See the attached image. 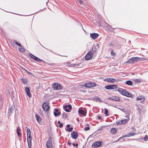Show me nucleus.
<instances>
[{"label":"nucleus","instance_id":"nucleus-49","mask_svg":"<svg viewBox=\"0 0 148 148\" xmlns=\"http://www.w3.org/2000/svg\"><path fill=\"white\" fill-rule=\"evenodd\" d=\"M22 69L25 71V72L27 73L28 71L26 69H25V68H24L23 67H22Z\"/></svg>","mask_w":148,"mask_h":148},{"label":"nucleus","instance_id":"nucleus-27","mask_svg":"<svg viewBox=\"0 0 148 148\" xmlns=\"http://www.w3.org/2000/svg\"><path fill=\"white\" fill-rule=\"evenodd\" d=\"M106 29L110 32H112L113 31V28L110 25L108 28H106Z\"/></svg>","mask_w":148,"mask_h":148},{"label":"nucleus","instance_id":"nucleus-42","mask_svg":"<svg viewBox=\"0 0 148 148\" xmlns=\"http://www.w3.org/2000/svg\"><path fill=\"white\" fill-rule=\"evenodd\" d=\"M90 129V127H85L84 129L85 131H87L89 130Z\"/></svg>","mask_w":148,"mask_h":148},{"label":"nucleus","instance_id":"nucleus-4","mask_svg":"<svg viewBox=\"0 0 148 148\" xmlns=\"http://www.w3.org/2000/svg\"><path fill=\"white\" fill-rule=\"evenodd\" d=\"M97 85V84L95 83L90 82L85 83L84 86V85H83V86H84L86 88H90L96 86Z\"/></svg>","mask_w":148,"mask_h":148},{"label":"nucleus","instance_id":"nucleus-46","mask_svg":"<svg viewBox=\"0 0 148 148\" xmlns=\"http://www.w3.org/2000/svg\"><path fill=\"white\" fill-rule=\"evenodd\" d=\"M21 130L20 128L19 127H18L17 128L16 130V132H20Z\"/></svg>","mask_w":148,"mask_h":148},{"label":"nucleus","instance_id":"nucleus-61","mask_svg":"<svg viewBox=\"0 0 148 148\" xmlns=\"http://www.w3.org/2000/svg\"><path fill=\"white\" fill-rule=\"evenodd\" d=\"M79 2L80 3H81L82 2V1H81V0H80L79 1Z\"/></svg>","mask_w":148,"mask_h":148},{"label":"nucleus","instance_id":"nucleus-23","mask_svg":"<svg viewBox=\"0 0 148 148\" xmlns=\"http://www.w3.org/2000/svg\"><path fill=\"white\" fill-rule=\"evenodd\" d=\"M120 99V98L119 97L116 96H112V100L115 101H118Z\"/></svg>","mask_w":148,"mask_h":148},{"label":"nucleus","instance_id":"nucleus-41","mask_svg":"<svg viewBox=\"0 0 148 148\" xmlns=\"http://www.w3.org/2000/svg\"><path fill=\"white\" fill-rule=\"evenodd\" d=\"M63 126V124L62 123H61L58 125H57V127H59L60 128L62 127Z\"/></svg>","mask_w":148,"mask_h":148},{"label":"nucleus","instance_id":"nucleus-12","mask_svg":"<svg viewBox=\"0 0 148 148\" xmlns=\"http://www.w3.org/2000/svg\"><path fill=\"white\" fill-rule=\"evenodd\" d=\"M71 136L73 139H76L78 137L77 133L75 131H73L71 133Z\"/></svg>","mask_w":148,"mask_h":148},{"label":"nucleus","instance_id":"nucleus-45","mask_svg":"<svg viewBox=\"0 0 148 148\" xmlns=\"http://www.w3.org/2000/svg\"><path fill=\"white\" fill-rule=\"evenodd\" d=\"M13 42L14 43H15L17 45H18V43L15 40H13Z\"/></svg>","mask_w":148,"mask_h":148},{"label":"nucleus","instance_id":"nucleus-19","mask_svg":"<svg viewBox=\"0 0 148 148\" xmlns=\"http://www.w3.org/2000/svg\"><path fill=\"white\" fill-rule=\"evenodd\" d=\"M117 91L120 94L123 95H124V93L125 92H127L126 90L122 88H119L118 89Z\"/></svg>","mask_w":148,"mask_h":148},{"label":"nucleus","instance_id":"nucleus-10","mask_svg":"<svg viewBox=\"0 0 148 148\" xmlns=\"http://www.w3.org/2000/svg\"><path fill=\"white\" fill-rule=\"evenodd\" d=\"M102 143V142L101 141H96L92 145V147L94 148H97L100 146Z\"/></svg>","mask_w":148,"mask_h":148},{"label":"nucleus","instance_id":"nucleus-13","mask_svg":"<svg viewBox=\"0 0 148 148\" xmlns=\"http://www.w3.org/2000/svg\"><path fill=\"white\" fill-rule=\"evenodd\" d=\"M127 121L128 120L127 119L121 120L120 121L118 120L116 121V123L118 125H121L122 124L124 125Z\"/></svg>","mask_w":148,"mask_h":148},{"label":"nucleus","instance_id":"nucleus-7","mask_svg":"<svg viewBox=\"0 0 148 148\" xmlns=\"http://www.w3.org/2000/svg\"><path fill=\"white\" fill-rule=\"evenodd\" d=\"M49 104V103L48 102H45L43 103L42 107L44 111H47L49 109L50 107Z\"/></svg>","mask_w":148,"mask_h":148},{"label":"nucleus","instance_id":"nucleus-1","mask_svg":"<svg viewBox=\"0 0 148 148\" xmlns=\"http://www.w3.org/2000/svg\"><path fill=\"white\" fill-rule=\"evenodd\" d=\"M144 60V58H139L138 57H132L129 59L127 61H126L125 63L128 64H132L136 62H137L143 61Z\"/></svg>","mask_w":148,"mask_h":148},{"label":"nucleus","instance_id":"nucleus-18","mask_svg":"<svg viewBox=\"0 0 148 148\" xmlns=\"http://www.w3.org/2000/svg\"><path fill=\"white\" fill-rule=\"evenodd\" d=\"M25 90L28 97H31V96L30 94V89L29 88L27 87H26L25 88Z\"/></svg>","mask_w":148,"mask_h":148},{"label":"nucleus","instance_id":"nucleus-8","mask_svg":"<svg viewBox=\"0 0 148 148\" xmlns=\"http://www.w3.org/2000/svg\"><path fill=\"white\" fill-rule=\"evenodd\" d=\"M117 86L116 85L112 84L106 86H105V88L107 90H113L117 88Z\"/></svg>","mask_w":148,"mask_h":148},{"label":"nucleus","instance_id":"nucleus-52","mask_svg":"<svg viewBox=\"0 0 148 148\" xmlns=\"http://www.w3.org/2000/svg\"><path fill=\"white\" fill-rule=\"evenodd\" d=\"M138 140L140 141L142 140H144V138H140L138 139Z\"/></svg>","mask_w":148,"mask_h":148},{"label":"nucleus","instance_id":"nucleus-2","mask_svg":"<svg viewBox=\"0 0 148 148\" xmlns=\"http://www.w3.org/2000/svg\"><path fill=\"white\" fill-rule=\"evenodd\" d=\"M96 50L95 48V49H92V51H90L88 52L85 56V59L86 60H89L93 56V54L95 52Z\"/></svg>","mask_w":148,"mask_h":148},{"label":"nucleus","instance_id":"nucleus-39","mask_svg":"<svg viewBox=\"0 0 148 148\" xmlns=\"http://www.w3.org/2000/svg\"><path fill=\"white\" fill-rule=\"evenodd\" d=\"M27 139H32V137L31 135H27Z\"/></svg>","mask_w":148,"mask_h":148},{"label":"nucleus","instance_id":"nucleus-44","mask_svg":"<svg viewBox=\"0 0 148 148\" xmlns=\"http://www.w3.org/2000/svg\"><path fill=\"white\" fill-rule=\"evenodd\" d=\"M111 55L113 56H114L115 55V53L113 52L112 50V51L111 52Z\"/></svg>","mask_w":148,"mask_h":148},{"label":"nucleus","instance_id":"nucleus-9","mask_svg":"<svg viewBox=\"0 0 148 148\" xmlns=\"http://www.w3.org/2000/svg\"><path fill=\"white\" fill-rule=\"evenodd\" d=\"M29 56L32 59H34L35 60L39 62H44L43 60H41L40 58H38L37 57L35 56L33 54H30L29 55Z\"/></svg>","mask_w":148,"mask_h":148},{"label":"nucleus","instance_id":"nucleus-31","mask_svg":"<svg viewBox=\"0 0 148 148\" xmlns=\"http://www.w3.org/2000/svg\"><path fill=\"white\" fill-rule=\"evenodd\" d=\"M27 135H31V131L29 128H27Z\"/></svg>","mask_w":148,"mask_h":148},{"label":"nucleus","instance_id":"nucleus-36","mask_svg":"<svg viewBox=\"0 0 148 148\" xmlns=\"http://www.w3.org/2000/svg\"><path fill=\"white\" fill-rule=\"evenodd\" d=\"M73 127H70L66 129V130L69 131V132H71L73 130Z\"/></svg>","mask_w":148,"mask_h":148},{"label":"nucleus","instance_id":"nucleus-16","mask_svg":"<svg viewBox=\"0 0 148 148\" xmlns=\"http://www.w3.org/2000/svg\"><path fill=\"white\" fill-rule=\"evenodd\" d=\"M78 113L83 115L84 116H86V112L85 111L82 110V109L79 108L78 110Z\"/></svg>","mask_w":148,"mask_h":148},{"label":"nucleus","instance_id":"nucleus-43","mask_svg":"<svg viewBox=\"0 0 148 148\" xmlns=\"http://www.w3.org/2000/svg\"><path fill=\"white\" fill-rule=\"evenodd\" d=\"M121 108H118V109L120 110H121V111H123V112H124V108L122 107H121Z\"/></svg>","mask_w":148,"mask_h":148},{"label":"nucleus","instance_id":"nucleus-60","mask_svg":"<svg viewBox=\"0 0 148 148\" xmlns=\"http://www.w3.org/2000/svg\"><path fill=\"white\" fill-rule=\"evenodd\" d=\"M132 130H134V131L135 130V129L134 128V127H133Z\"/></svg>","mask_w":148,"mask_h":148},{"label":"nucleus","instance_id":"nucleus-28","mask_svg":"<svg viewBox=\"0 0 148 148\" xmlns=\"http://www.w3.org/2000/svg\"><path fill=\"white\" fill-rule=\"evenodd\" d=\"M21 81L24 84H25L27 82V80L25 78H22L21 79Z\"/></svg>","mask_w":148,"mask_h":148},{"label":"nucleus","instance_id":"nucleus-37","mask_svg":"<svg viewBox=\"0 0 148 148\" xmlns=\"http://www.w3.org/2000/svg\"><path fill=\"white\" fill-rule=\"evenodd\" d=\"M136 134L134 133H130L128 134L129 137H130L131 136H133L135 135Z\"/></svg>","mask_w":148,"mask_h":148},{"label":"nucleus","instance_id":"nucleus-40","mask_svg":"<svg viewBox=\"0 0 148 148\" xmlns=\"http://www.w3.org/2000/svg\"><path fill=\"white\" fill-rule=\"evenodd\" d=\"M17 135L19 138H20V137H21V134L20 133V132H16Z\"/></svg>","mask_w":148,"mask_h":148},{"label":"nucleus","instance_id":"nucleus-22","mask_svg":"<svg viewBox=\"0 0 148 148\" xmlns=\"http://www.w3.org/2000/svg\"><path fill=\"white\" fill-rule=\"evenodd\" d=\"M35 117L38 122H40L41 121L42 119L38 114H36L35 115Z\"/></svg>","mask_w":148,"mask_h":148},{"label":"nucleus","instance_id":"nucleus-48","mask_svg":"<svg viewBox=\"0 0 148 148\" xmlns=\"http://www.w3.org/2000/svg\"><path fill=\"white\" fill-rule=\"evenodd\" d=\"M103 127L102 126L100 128H99L97 130V131H100L102 130L103 129Z\"/></svg>","mask_w":148,"mask_h":148},{"label":"nucleus","instance_id":"nucleus-3","mask_svg":"<svg viewBox=\"0 0 148 148\" xmlns=\"http://www.w3.org/2000/svg\"><path fill=\"white\" fill-rule=\"evenodd\" d=\"M103 81L107 82L114 83L119 82L120 81V80L119 79H116L115 78L109 77L104 79Z\"/></svg>","mask_w":148,"mask_h":148},{"label":"nucleus","instance_id":"nucleus-51","mask_svg":"<svg viewBox=\"0 0 148 148\" xmlns=\"http://www.w3.org/2000/svg\"><path fill=\"white\" fill-rule=\"evenodd\" d=\"M27 74H28L29 75H34L33 74L29 72V71H28V72H27Z\"/></svg>","mask_w":148,"mask_h":148},{"label":"nucleus","instance_id":"nucleus-17","mask_svg":"<svg viewBox=\"0 0 148 148\" xmlns=\"http://www.w3.org/2000/svg\"><path fill=\"white\" fill-rule=\"evenodd\" d=\"M15 107L14 106L11 107L9 109L8 114H9V116H10V115L13 112Z\"/></svg>","mask_w":148,"mask_h":148},{"label":"nucleus","instance_id":"nucleus-57","mask_svg":"<svg viewBox=\"0 0 148 148\" xmlns=\"http://www.w3.org/2000/svg\"><path fill=\"white\" fill-rule=\"evenodd\" d=\"M68 144L69 145H70L71 144V143L70 142H68Z\"/></svg>","mask_w":148,"mask_h":148},{"label":"nucleus","instance_id":"nucleus-29","mask_svg":"<svg viewBox=\"0 0 148 148\" xmlns=\"http://www.w3.org/2000/svg\"><path fill=\"white\" fill-rule=\"evenodd\" d=\"M104 110L105 111V116H108L109 115V114L108 113V110L106 108H105L104 109Z\"/></svg>","mask_w":148,"mask_h":148},{"label":"nucleus","instance_id":"nucleus-55","mask_svg":"<svg viewBox=\"0 0 148 148\" xmlns=\"http://www.w3.org/2000/svg\"><path fill=\"white\" fill-rule=\"evenodd\" d=\"M66 127H67L69 128L70 127V125L69 124H67L66 125Z\"/></svg>","mask_w":148,"mask_h":148},{"label":"nucleus","instance_id":"nucleus-64","mask_svg":"<svg viewBox=\"0 0 148 148\" xmlns=\"http://www.w3.org/2000/svg\"><path fill=\"white\" fill-rule=\"evenodd\" d=\"M87 125L88 126H89V124H87Z\"/></svg>","mask_w":148,"mask_h":148},{"label":"nucleus","instance_id":"nucleus-58","mask_svg":"<svg viewBox=\"0 0 148 148\" xmlns=\"http://www.w3.org/2000/svg\"><path fill=\"white\" fill-rule=\"evenodd\" d=\"M127 93L126 92H125L124 94V95H123L124 96H125V95H126L127 94Z\"/></svg>","mask_w":148,"mask_h":148},{"label":"nucleus","instance_id":"nucleus-24","mask_svg":"<svg viewBox=\"0 0 148 148\" xmlns=\"http://www.w3.org/2000/svg\"><path fill=\"white\" fill-rule=\"evenodd\" d=\"M32 140L27 139V142L28 143V147L29 148H31L32 146Z\"/></svg>","mask_w":148,"mask_h":148},{"label":"nucleus","instance_id":"nucleus-62","mask_svg":"<svg viewBox=\"0 0 148 148\" xmlns=\"http://www.w3.org/2000/svg\"><path fill=\"white\" fill-rule=\"evenodd\" d=\"M125 100H129V99H127V98H126V99Z\"/></svg>","mask_w":148,"mask_h":148},{"label":"nucleus","instance_id":"nucleus-20","mask_svg":"<svg viewBox=\"0 0 148 148\" xmlns=\"http://www.w3.org/2000/svg\"><path fill=\"white\" fill-rule=\"evenodd\" d=\"M127 92H126L127 93L126 95H125L126 97H130L131 98H133L134 97V95H133L127 90Z\"/></svg>","mask_w":148,"mask_h":148},{"label":"nucleus","instance_id":"nucleus-47","mask_svg":"<svg viewBox=\"0 0 148 148\" xmlns=\"http://www.w3.org/2000/svg\"><path fill=\"white\" fill-rule=\"evenodd\" d=\"M95 99H96V101H101V100L99 98H98L97 97H96V98H95Z\"/></svg>","mask_w":148,"mask_h":148},{"label":"nucleus","instance_id":"nucleus-56","mask_svg":"<svg viewBox=\"0 0 148 148\" xmlns=\"http://www.w3.org/2000/svg\"><path fill=\"white\" fill-rule=\"evenodd\" d=\"M17 45L19 46L20 47H22V45H21L19 43H18V45Z\"/></svg>","mask_w":148,"mask_h":148},{"label":"nucleus","instance_id":"nucleus-53","mask_svg":"<svg viewBox=\"0 0 148 148\" xmlns=\"http://www.w3.org/2000/svg\"><path fill=\"white\" fill-rule=\"evenodd\" d=\"M107 99L108 100H112V97H109L108 98H107Z\"/></svg>","mask_w":148,"mask_h":148},{"label":"nucleus","instance_id":"nucleus-32","mask_svg":"<svg viewBox=\"0 0 148 148\" xmlns=\"http://www.w3.org/2000/svg\"><path fill=\"white\" fill-rule=\"evenodd\" d=\"M104 24L103 25L105 27L106 29L108 27V26L110 25L107 23H106L105 21H104Z\"/></svg>","mask_w":148,"mask_h":148},{"label":"nucleus","instance_id":"nucleus-15","mask_svg":"<svg viewBox=\"0 0 148 148\" xmlns=\"http://www.w3.org/2000/svg\"><path fill=\"white\" fill-rule=\"evenodd\" d=\"M99 34H98L93 33L90 34V37L93 39H96L99 36Z\"/></svg>","mask_w":148,"mask_h":148},{"label":"nucleus","instance_id":"nucleus-26","mask_svg":"<svg viewBox=\"0 0 148 148\" xmlns=\"http://www.w3.org/2000/svg\"><path fill=\"white\" fill-rule=\"evenodd\" d=\"M125 84L131 86L132 85L133 82L131 80H128L125 82Z\"/></svg>","mask_w":148,"mask_h":148},{"label":"nucleus","instance_id":"nucleus-21","mask_svg":"<svg viewBox=\"0 0 148 148\" xmlns=\"http://www.w3.org/2000/svg\"><path fill=\"white\" fill-rule=\"evenodd\" d=\"M110 133L112 135H114L116 133L117 130L115 128H112L110 130Z\"/></svg>","mask_w":148,"mask_h":148},{"label":"nucleus","instance_id":"nucleus-25","mask_svg":"<svg viewBox=\"0 0 148 148\" xmlns=\"http://www.w3.org/2000/svg\"><path fill=\"white\" fill-rule=\"evenodd\" d=\"M143 99V101L145 100L144 97L143 96H139L137 97L136 98V100H140L142 99Z\"/></svg>","mask_w":148,"mask_h":148},{"label":"nucleus","instance_id":"nucleus-63","mask_svg":"<svg viewBox=\"0 0 148 148\" xmlns=\"http://www.w3.org/2000/svg\"><path fill=\"white\" fill-rule=\"evenodd\" d=\"M105 103L106 104H107V102H105Z\"/></svg>","mask_w":148,"mask_h":148},{"label":"nucleus","instance_id":"nucleus-54","mask_svg":"<svg viewBox=\"0 0 148 148\" xmlns=\"http://www.w3.org/2000/svg\"><path fill=\"white\" fill-rule=\"evenodd\" d=\"M97 118L99 119H100L101 118V117L100 116H97Z\"/></svg>","mask_w":148,"mask_h":148},{"label":"nucleus","instance_id":"nucleus-14","mask_svg":"<svg viewBox=\"0 0 148 148\" xmlns=\"http://www.w3.org/2000/svg\"><path fill=\"white\" fill-rule=\"evenodd\" d=\"M53 114L55 116H57L60 115L61 112L59 111L58 109L55 108L53 111Z\"/></svg>","mask_w":148,"mask_h":148},{"label":"nucleus","instance_id":"nucleus-34","mask_svg":"<svg viewBox=\"0 0 148 148\" xmlns=\"http://www.w3.org/2000/svg\"><path fill=\"white\" fill-rule=\"evenodd\" d=\"M62 116L63 118L66 119L67 116V114L66 113L64 112L62 114Z\"/></svg>","mask_w":148,"mask_h":148},{"label":"nucleus","instance_id":"nucleus-38","mask_svg":"<svg viewBox=\"0 0 148 148\" xmlns=\"http://www.w3.org/2000/svg\"><path fill=\"white\" fill-rule=\"evenodd\" d=\"M148 140V136L146 135L144 138V140L145 141H147Z\"/></svg>","mask_w":148,"mask_h":148},{"label":"nucleus","instance_id":"nucleus-6","mask_svg":"<svg viewBox=\"0 0 148 148\" xmlns=\"http://www.w3.org/2000/svg\"><path fill=\"white\" fill-rule=\"evenodd\" d=\"M47 148H52V137L49 136L46 143Z\"/></svg>","mask_w":148,"mask_h":148},{"label":"nucleus","instance_id":"nucleus-59","mask_svg":"<svg viewBox=\"0 0 148 148\" xmlns=\"http://www.w3.org/2000/svg\"><path fill=\"white\" fill-rule=\"evenodd\" d=\"M58 124H59L61 123L60 122V121H58Z\"/></svg>","mask_w":148,"mask_h":148},{"label":"nucleus","instance_id":"nucleus-5","mask_svg":"<svg viewBox=\"0 0 148 148\" xmlns=\"http://www.w3.org/2000/svg\"><path fill=\"white\" fill-rule=\"evenodd\" d=\"M52 87L53 88L56 90H59L63 89V87L60 84L55 83L52 85Z\"/></svg>","mask_w":148,"mask_h":148},{"label":"nucleus","instance_id":"nucleus-11","mask_svg":"<svg viewBox=\"0 0 148 148\" xmlns=\"http://www.w3.org/2000/svg\"><path fill=\"white\" fill-rule=\"evenodd\" d=\"M63 108L66 112H70V110H71L72 109V106L70 104L66 105L64 106Z\"/></svg>","mask_w":148,"mask_h":148},{"label":"nucleus","instance_id":"nucleus-50","mask_svg":"<svg viewBox=\"0 0 148 148\" xmlns=\"http://www.w3.org/2000/svg\"><path fill=\"white\" fill-rule=\"evenodd\" d=\"M73 145L74 146H78V144L77 143L75 144L74 143H73Z\"/></svg>","mask_w":148,"mask_h":148},{"label":"nucleus","instance_id":"nucleus-33","mask_svg":"<svg viewBox=\"0 0 148 148\" xmlns=\"http://www.w3.org/2000/svg\"><path fill=\"white\" fill-rule=\"evenodd\" d=\"M129 137V136L128 135V134H127V135H125L124 136H123L122 137H120L118 139L117 141L119 140H121V139H122L123 138H124V137Z\"/></svg>","mask_w":148,"mask_h":148},{"label":"nucleus","instance_id":"nucleus-30","mask_svg":"<svg viewBox=\"0 0 148 148\" xmlns=\"http://www.w3.org/2000/svg\"><path fill=\"white\" fill-rule=\"evenodd\" d=\"M18 50L22 52H24L25 51V49L23 47H20L19 48Z\"/></svg>","mask_w":148,"mask_h":148},{"label":"nucleus","instance_id":"nucleus-35","mask_svg":"<svg viewBox=\"0 0 148 148\" xmlns=\"http://www.w3.org/2000/svg\"><path fill=\"white\" fill-rule=\"evenodd\" d=\"M141 81L140 79H136L134 80V82L136 83H139Z\"/></svg>","mask_w":148,"mask_h":148}]
</instances>
